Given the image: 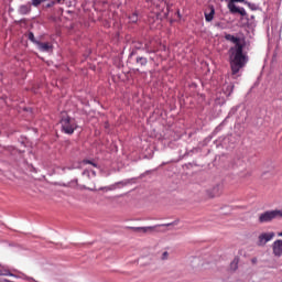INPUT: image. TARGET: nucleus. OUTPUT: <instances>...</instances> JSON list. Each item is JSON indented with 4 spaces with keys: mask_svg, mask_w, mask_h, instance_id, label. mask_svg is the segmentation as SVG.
<instances>
[{
    "mask_svg": "<svg viewBox=\"0 0 282 282\" xmlns=\"http://www.w3.org/2000/svg\"><path fill=\"white\" fill-rule=\"evenodd\" d=\"M131 228V230H134V231H140V230H142V227H130Z\"/></svg>",
    "mask_w": 282,
    "mask_h": 282,
    "instance_id": "nucleus-20",
    "label": "nucleus"
},
{
    "mask_svg": "<svg viewBox=\"0 0 282 282\" xmlns=\"http://www.w3.org/2000/svg\"><path fill=\"white\" fill-rule=\"evenodd\" d=\"M83 175H89V171L85 170V171L83 172Z\"/></svg>",
    "mask_w": 282,
    "mask_h": 282,
    "instance_id": "nucleus-23",
    "label": "nucleus"
},
{
    "mask_svg": "<svg viewBox=\"0 0 282 282\" xmlns=\"http://www.w3.org/2000/svg\"><path fill=\"white\" fill-rule=\"evenodd\" d=\"M274 239V231L263 232L258 237V246H265L268 241H272Z\"/></svg>",
    "mask_w": 282,
    "mask_h": 282,
    "instance_id": "nucleus-5",
    "label": "nucleus"
},
{
    "mask_svg": "<svg viewBox=\"0 0 282 282\" xmlns=\"http://www.w3.org/2000/svg\"><path fill=\"white\" fill-rule=\"evenodd\" d=\"M257 261H258L257 258L251 259V263H253V265L257 264Z\"/></svg>",
    "mask_w": 282,
    "mask_h": 282,
    "instance_id": "nucleus-22",
    "label": "nucleus"
},
{
    "mask_svg": "<svg viewBox=\"0 0 282 282\" xmlns=\"http://www.w3.org/2000/svg\"><path fill=\"white\" fill-rule=\"evenodd\" d=\"M137 61H138V62H139V61H142V57L137 58Z\"/></svg>",
    "mask_w": 282,
    "mask_h": 282,
    "instance_id": "nucleus-27",
    "label": "nucleus"
},
{
    "mask_svg": "<svg viewBox=\"0 0 282 282\" xmlns=\"http://www.w3.org/2000/svg\"><path fill=\"white\" fill-rule=\"evenodd\" d=\"M45 2V0H31V6H34V8H39L41 3Z\"/></svg>",
    "mask_w": 282,
    "mask_h": 282,
    "instance_id": "nucleus-13",
    "label": "nucleus"
},
{
    "mask_svg": "<svg viewBox=\"0 0 282 282\" xmlns=\"http://www.w3.org/2000/svg\"><path fill=\"white\" fill-rule=\"evenodd\" d=\"M30 12H32V4L31 3L20 6V8H19V13L20 14L25 15V14H30Z\"/></svg>",
    "mask_w": 282,
    "mask_h": 282,
    "instance_id": "nucleus-8",
    "label": "nucleus"
},
{
    "mask_svg": "<svg viewBox=\"0 0 282 282\" xmlns=\"http://www.w3.org/2000/svg\"><path fill=\"white\" fill-rule=\"evenodd\" d=\"M107 191H113V187H108Z\"/></svg>",
    "mask_w": 282,
    "mask_h": 282,
    "instance_id": "nucleus-25",
    "label": "nucleus"
},
{
    "mask_svg": "<svg viewBox=\"0 0 282 282\" xmlns=\"http://www.w3.org/2000/svg\"><path fill=\"white\" fill-rule=\"evenodd\" d=\"M36 45L41 52H50L52 50V45L50 43L36 42Z\"/></svg>",
    "mask_w": 282,
    "mask_h": 282,
    "instance_id": "nucleus-9",
    "label": "nucleus"
},
{
    "mask_svg": "<svg viewBox=\"0 0 282 282\" xmlns=\"http://www.w3.org/2000/svg\"><path fill=\"white\" fill-rule=\"evenodd\" d=\"M226 41L234 43L235 46L229 50V64L231 69V76L237 78V75L248 64V55L243 54V44L241 40L232 34H225Z\"/></svg>",
    "mask_w": 282,
    "mask_h": 282,
    "instance_id": "nucleus-1",
    "label": "nucleus"
},
{
    "mask_svg": "<svg viewBox=\"0 0 282 282\" xmlns=\"http://www.w3.org/2000/svg\"><path fill=\"white\" fill-rule=\"evenodd\" d=\"M208 10L209 12L205 11V21H207V23H210V21L215 19V7L210 6Z\"/></svg>",
    "mask_w": 282,
    "mask_h": 282,
    "instance_id": "nucleus-7",
    "label": "nucleus"
},
{
    "mask_svg": "<svg viewBox=\"0 0 282 282\" xmlns=\"http://www.w3.org/2000/svg\"><path fill=\"white\" fill-rule=\"evenodd\" d=\"M238 268H239V259L235 258L230 263V270L235 272Z\"/></svg>",
    "mask_w": 282,
    "mask_h": 282,
    "instance_id": "nucleus-11",
    "label": "nucleus"
},
{
    "mask_svg": "<svg viewBox=\"0 0 282 282\" xmlns=\"http://www.w3.org/2000/svg\"><path fill=\"white\" fill-rule=\"evenodd\" d=\"M275 213L278 215V219H282V209H275Z\"/></svg>",
    "mask_w": 282,
    "mask_h": 282,
    "instance_id": "nucleus-17",
    "label": "nucleus"
},
{
    "mask_svg": "<svg viewBox=\"0 0 282 282\" xmlns=\"http://www.w3.org/2000/svg\"><path fill=\"white\" fill-rule=\"evenodd\" d=\"M238 14H240L241 17H246V14H248V13L246 12V9L239 8L238 9Z\"/></svg>",
    "mask_w": 282,
    "mask_h": 282,
    "instance_id": "nucleus-16",
    "label": "nucleus"
},
{
    "mask_svg": "<svg viewBox=\"0 0 282 282\" xmlns=\"http://www.w3.org/2000/svg\"><path fill=\"white\" fill-rule=\"evenodd\" d=\"M169 257H170L169 251H164V252L161 254V261H169Z\"/></svg>",
    "mask_w": 282,
    "mask_h": 282,
    "instance_id": "nucleus-15",
    "label": "nucleus"
},
{
    "mask_svg": "<svg viewBox=\"0 0 282 282\" xmlns=\"http://www.w3.org/2000/svg\"><path fill=\"white\" fill-rule=\"evenodd\" d=\"M230 3H245L246 0H230Z\"/></svg>",
    "mask_w": 282,
    "mask_h": 282,
    "instance_id": "nucleus-19",
    "label": "nucleus"
},
{
    "mask_svg": "<svg viewBox=\"0 0 282 282\" xmlns=\"http://www.w3.org/2000/svg\"><path fill=\"white\" fill-rule=\"evenodd\" d=\"M278 237H282V231L278 234Z\"/></svg>",
    "mask_w": 282,
    "mask_h": 282,
    "instance_id": "nucleus-26",
    "label": "nucleus"
},
{
    "mask_svg": "<svg viewBox=\"0 0 282 282\" xmlns=\"http://www.w3.org/2000/svg\"><path fill=\"white\" fill-rule=\"evenodd\" d=\"M61 124H62V130L64 131V133H67L68 135H72V133H74V131H76L77 129V124H76V120H74L70 117H63L61 120Z\"/></svg>",
    "mask_w": 282,
    "mask_h": 282,
    "instance_id": "nucleus-2",
    "label": "nucleus"
},
{
    "mask_svg": "<svg viewBox=\"0 0 282 282\" xmlns=\"http://www.w3.org/2000/svg\"><path fill=\"white\" fill-rule=\"evenodd\" d=\"M221 192V185H216L214 188H213V195L212 197H217V195H219V193Z\"/></svg>",
    "mask_w": 282,
    "mask_h": 282,
    "instance_id": "nucleus-12",
    "label": "nucleus"
},
{
    "mask_svg": "<svg viewBox=\"0 0 282 282\" xmlns=\"http://www.w3.org/2000/svg\"><path fill=\"white\" fill-rule=\"evenodd\" d=\"M118 184H121V186H127V183L124 182H119Z\"/></svg>",
    "mask_w": 282,
    "mask_h": 282,
    "instance_id": "nucleus-24",
    "label": "nucleus"
},
{
    "mask_svg": "<svg viewBox=\"0 0 282 282\" xmlns=\"http://www.w3.org/2000/svg\"><path fill=\"white\" fill-rule=\"evenodd\" d=\"M29 41H31L32 43H40L39 41H36V37H34V33L30 32L28 35Z\"/></svg>",
    "mask_w": 282,
    "mask_h": 282,
    "instance_id": "nucleus-14",
    "label": "nucleus"
},
{
    "mask_svg": "<svg viewBox=\"0 0 282 282\" xmlns=\"http://www.w3.org/2000/svg\"><path fill=\"white\" fill-rule=\"evenodd\" d=\"M180 224V219H176L170 224H162V225H155V226H149V227H142V234L143 235H155V232H160L158 228H169L171 226H177Z\"/></svg>",
    "mask_w": 282,
    "mask_h": 282,
    "instance_id": "nucleus-3",
    "label": "nucleus"
},
{
    "mask_svg": "<svg viewBox=\"0 0 282 282\" xmlns=\"http://www.w3.org/2000/svg\"><path fill=\"white\" fill-rule=\"evenodd\" d=\"M273 219H278L276 209L264 212L259 216L260 224H268Z\"/></svg>",
    "mask_w": 282,
    "mask_h": 282,
    "instance_id": "nucleus-4",
    "label": "nucleus"
},
{
    "mask_svg": "<svg viewBox=\"0 0 282 282\" xmlns=\"http://www.w3.org/2000/svg\"><path fill=\"white\" fill-rule=\"evenodd\" d=\"M274 257H282V240H275L272 245Z\"/></svg>",
    "mask_w": 282,
    "mask_h": 282,
    "instance_id": "nucleus-6",
    "label": "nucleus"
},
{
    "mask_svg": "<svg viewBox=\"0 0 282 282\" xmlns=\"http://www.w3.org/2000/svg\"><path fill=\"white\" fill-rule=\"evenodd\" d=\"M228 9L231 12V14H238L239 8L235 6L234 2L228 3Z\"/></svg>",
    "mask_w": 282,
    "mask_h": 282,
    "instance_id": "nucleus-10",
    "label": "nucleus"
},
{
    "mask_svg": "<svg viewBox=\"0 0 282 282\" xmlns=\"http://www.w3.org/2000/svg\"><path fill=\"white\" fill-rule=\"evenodd\" d=\"M55 3H56V2L52 1L51 3H47V4H46V8H52V7H54Z\"/></svg>",
    "mask_w": 282,
    "mask_h": 282,
    "instance_id": "nucleus-21",
    "label": "nucleus"
},
{
    "mask_svg": "<svg viewBox=\"0 0 282 282\" xmlns=\"http://www.w3.org/2000/svg\"><path fill=\"white\" fill-rule=\"evenodd\" d=\"M83 163H84V164H91L93 166H98L96 163H93V162L89 161V160H84Z\"/></svg>",
    "mask_w": 282,
    "mask_h": 282,
    "instance_id": "nucleus-18",
    "label": "nucleus"
}]
</instances>
